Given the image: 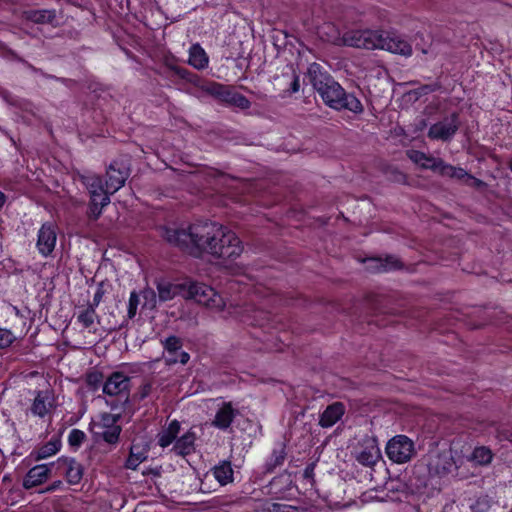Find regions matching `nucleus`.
Returning a JSON list of instances; mask_svg holds the SVG:
<instances>
[{
  "instance_id": "1",
  "label": "nucleus",
  "mask_w": 512,
  "mask_h": 512,
  "mask_svg": "<svg viewBox=\"0 0 512 512\" xmlns=\"http://www.w3.org/2000/svg\"><path fill=\"white\" fill-rule=\"evenodd\" d=\"M162 237L171 245L194 257L209 254L216 259H235L243 251L237 235L216 222L206 221L184 228H161Z\"/></svg>"
},
{
  "instance_id": "2",
  "label": "nucleus",
  "mask_w": 512,
  "mask_h": 512,
  "mask_svg": "<svg viewBox=\"0 0 512 512\" xmlns=\"http://www.w3.org/2000/svg\"><path fill=\"white\" fill-rule=\"evenodd\" d=\"M309 82L325 105L336 111L347 110L356 115L364 112V106L354 93L345 89L318 63H312L307 70Z\"/></svg>"
},
{
  "instance_id": "3",
  "label": "nucleus",
  "mask_w": 512,
  "mask_h": 512,
  "mask_svg": "<svg viewBox=\"0 0 512 512\" xmlns=\"http://www.w3.org/2000/svg\"><path fill=\"white\" fill-rule=\"evenodd\" d=\"M342 39L345 45L351 47L382 49L405 57L412 55L411 44L395 33L370 29L349 30L343 34Z\"/></svg>"
},
{
  "instance_id": "4",
  "label": "nucleus",
  "mask_w": 512,
  "mask_h": 512,
  "mask_svg": "<svg viewBox=\"0 0 512 512\" xmlns=\"http://www.w3.org/2000/svg\"><path fill=\"white\" fill-rule=\"evenodd\" d=\"M131 378L123 372H113L103 383L102 391L107 396H116L117 400L107 401L111 410L124 411L130 401Z\"/></svg>"
},
{
  "instance_id": "5",
  "label": "nucleus",
  "mask_w": 512,
  "mask_h": 512,
  "mask_svg": "<svg viewBox=\"0 0 512 512\" xmlns=\"http://www.w3.org/2000/svg\"><path fill=\"white\" fill-rule=\"evenodd\" d=\"M183 297L193 299L199 304L208 307H221L222 299L217 295L215 290L203 283L189 282L185 283V293Z\"/></svg>"
},
{
  "instance_id": "6",
  "label": "nucleus",
  "mask_w": 512,
  "mask_h": 512,
  "mask_svg": "<svg viewBox=\"0 0 512 512\" xmlns=\"http://www.w3.org/2000/svg\"><path fill=\"white\" fill-rule=\"evenodd\" d=\"M388 458L398 464L408 462L415 454L413 441L406 435H396L386 445Z\"/></svg>"
},
{
  "instance_id": "7",
  "label": "nucleus",
  "mask_w": 512,
  "mask_h": 512,
  "mask_svg": "<svg viewBox=\"0 0 512 512\" xmlns=\"http://www.w3.org/2000/svg\"><path fill=\"white\" fill-rule=\"evenodd\" d=\"M130 176V162L125 158L113 160L106 169V187L110 193L121 189Z\"/></svg>"
},
{
  "instance_id": "8",
  "label": "nucleus",
  "mask_w": 512,
  "mask_h": 512,
  "mask_svg": "<svg viewBox=\"0 0 512 512\" xmlns=\"http://www.w3.org/2000/svg\"><path fill=\"white\" fill-rule=\"evenodd\" d=\"M461 125L457 112L444 117L442 120L430 126L427 136L432 140L450 141L457 133Z\"/></svg>"
},
{
  "instance_id": "9",
  "label": "nucleus",
  "mask_w": 512,
  "mask_h": 512,
  "mask_svg": "<svg viewBox=\"0 0 512 512\" xmlns=\"http://www.w3.org/2000/svg\"><path fill=\"white\" fill-rule=\"evenodd\" d=\"M82 184L87 189L90 201H99V204L108 205L110 203V191L106 185L104 186L103 180L99 175L87 173L80 176Z\"/></svg>"
},
{
  "instance_id": "10",
  "label": "nucleus",
  "mask_w": 512,
  "mask_h": 512,
  "mask_svg": "<svg viewBox=\"0 0 512 512\" xmlns=\"http://www.w3.org/2000/svg\"><path fill=\"white\" fill-rule=\"evenodd\" d=\"M427 466L430 475L438 477H444L457 468L450 452L432 454Z\"/></svg>"
},
{
  "instance_id": "11",
  "label": "nucleus",
  "mask_w": 512,
  "mask_h": 512,
  "mask_svg": "<svg viewBox=\"0 0 512 512\" xmlns=\"http://www.w3.org/2000/svg\"><path fill=\"white\" fill-rule=\"evenodd\" d=\"M55 470L65 476L67 482L71 485L79 484L83 477V466L76 459L69 457H60L55 462Z\"/></svg>"
},
{
  "instance_id": "12",
  "label": "nucleus",
  "mask_w": 512,
  "mask_h": 512,
  "mask_svg": "<svg viewBox=\"0 0 512 512\" xmlns=\"http://www.w3.org/2000/svg\"><path fill=\"white\" fill-rule=\"evenodd\" d=\"M429 161L431 164H423L424 168L438 172L444 177L457 179L462 181L464 184L470 175L465 169L447 164L442 159H431Z\"/></svg>"
},
{
  "instance_id": "13",
  "label": "nucleus",
  "mask_w": 512,
  "mask_h": 512,
  "mask_svg": "<svg viewBox=\"0 0 512 512\" xmlns=\"http://www.w3.org/2000/svg\"><path fill=\"white\" fill-rule=\"evenodd\" d=\"M53 469H55V462L32 467L23 479V487L28 490L41 485L49 478Z\"/></svg>"
},
{
  "instance_id": "14",
  "label": "nucleus",
  "mask_w": 512,
  "mask_h": 512,
  "mask_svg": "<svg viewBox=\"0 0 512 512\" xmlns=\"http://www.w3.org/2000/svg\"><path fill=\"white\" fill-rule=\"evenodd\" d=\"M26 21L37 25L59 26V19L55 9H29L23 12Z\"/></svg>"
},
{
  "instance_id": "15",
  "label": "nucleus",
  "mask_w": 512,
  "mask_h": 512,
  "mask_svg": "<svg viewBox=\"0 0 512 512\" xmlns=\"http://www.w3.org/2000/svg\"><path fill=\"white\" fill-rule=\"evenodd\" d=\"M56 239L54 226L50 223H44L38 232L37 248L39 253L43 256L50 255L55 248Z\"/></svg>"
},
{
  "instance_id": "16",
  "label": "nucleus",
  "mask_w": 512,
  "mask_h": 512,
  "mask_svg": "<svg viewBox=\"0 0 512 512\" xmlns=\"http://www.w3.org/2000/svg\"><path fill=\"white\" fill-rule=\"evenodd\" d=\"M365 262L366 268L371 272H387L402 268L400 260L393 255H388L385 258L370 257Z\"/></svg>"
},
{
  "instance_id": "17",
  "label": "nucleus",
  "mask_w": 512,
  "mask_h": 512,
  "mask_svg": "<svg viewBox=\"0 0 512 512\" xmlns=\"http://www.w3.org/2000/svg\"><path fill=\"white\" fill-rule=\"evenodd\" d=\"M345 406L341 402H334L328 405L320 416L319 424L328 428L336 424L344 415Z\"/></svg>"
},
{
  "instance_id": "18",
  "label": "nucleus",
  "mask_w": 512,
  "mask_h": 512,
  "mask_svg": "<svg viewBox=\"0 0 512 512\" xmlns=\"http://www.w3.org/2000/svg\"><path fill=\"white\" fill-rule=\"evenodd\" d=\"M196 433L190 428L180 438H177L172 451L179 456H187L195 451Z\"/></svg>"
},
{
  "instance_id": "19",
  "label": "nucleus",
  "mask_w": 512,
  "mask_h": 512,
  "mask_svg": "<svg viewBox=\"0 0 512 512\" xmlns=\"http://www.w3.org/2000/svg\"><path fill=\"white\" fill-rule=\"evenodd\" d=\"M237 413L230 402H225L216 412L212 425L218 429L226 430L230 427Z\"/></svg>"
},
{
  "instance_id": "20",
  "label": "nucleus",
  "mask_w": 512,
  "mask_h": 512,
  "mask_svg": "<svg viewBox=\"0 0 512 512\" xmlns=\"http://www.w3.org/2000/svg\"><path fill=\"white\" fill-rule=\"evenodd\" d=\"M156 286L159 300L162 302L172 300L177 295L183 296V293H185V283L172 284L166 280H159Z\"/></svg>"
},
{
  "instance_id": "21",
  "label": "nucleus",
  "mask_w": 512,
  "mask_h": 512,
  "mask_svg": "<svg viewBox=\"0 0 512 512\" xmlns=\"http://www.w3.org/2000/svg\"><path fill=\"white\" fill-rule=\"evenodd\" d=\"M52 407L49 391H38L31 406V412L35 416L43 418Z\"/></svg>"
},
{
  "instance_id": "22",
  "label": "nucleus",
  "mask_w": 512,
  "mask_h": 512,
  "mask_svg": "<svg viewBox=\"0 0 512 512\" xmlns=\"http://www.w3.org/2000/svg\"><path fill=\"white\" fill-rule=\"evenodd\" d=\"M180 432V422L173 420L169 423L161 433L158 434V444L165 448L177 440V435Z\"/></svg>"
},
{
  "instance_id": "23",
  "label": "nucleus",
  "mask_w": 512,
  "mask_h": 512,
  "mask_svg": "<svg viewBox=\"0 0 512 512\" xmlns=\"http://www.w3.org/2000/svg\"><path fill=\"white\" fill-rule=\"evenodd\" d=\"M148 449L133 443L130 448L129 457L126 460L125 468L136 470L137 467L147 459Z\"/></svg>"
},
{
  "instance_id": "24",
  "label": "nucleus",
  "mask_w": 512,
  "mask_h": 512,
  "mask_svg": "<svg viewBox=\"0 0 512 512\" xmlns=\"http://www.w3.org/2000/svg\"><path fill=\"white\" fill-rule=\"evenodd\" d=\"M222 102H224L230 106L240 108L242 110L249 109L251 106V102L249 101V99L246 96H244L241 93L236 92L235 90L231 89L230 87L227 89Z\"/></svg>"
},
{
  "instance_id": "25",
  "label": "nucleus",
  "mask_w": 512,
  "mask_h": 512,
  "mask_svg": "<svg viewBox=\"0 0 512 512\" xmlns=\"http://www.w3.org/2000/svg\"><path fill=\"white\" fill-rule=\"evenodd\" d=\"M216 480L223 486L233 481V469L229 461H223L213 469Z\"/></svg>"
},
{
  "instance_id": "26",
  "label": "nucleus",
  "mask_w": 512,
  "mask_h": 512,
  "mask_svg": "<svg viewBox=\"0 0 512 512\" xmlns=\"http://www.w3.org/2000/svg\"><path fill=\"white\" fill-rule=\"evenodd\" d=\"M189 64L197 69H203L208 65V57L199 44H194L190 48Z\"/></svg>"
},
{
  "instance_id": "27",
  "label": "nucleus",
  "mask_w": 512,
  "mask_h": 512,
  "mask_svg": "<svg viewBox=\"0 0 512 512\" xmlns=\"http://www.w3.org/2000/svg\"><path fill=\"white\" fill-rule=\"evenodd\" d=\"M61 447V441L58 438L51 439L46 444L41 446L38 450H36L33 455L36 461H40L42 459L48 458L54 454H56Z\"/></svg>"
},
{
  "instance_id": "28",
  "label": "nucleus",
  "mask_w": 512,
  "mask_h": 512,
  "mask_svg": "<svg viewBox=\"0 0 512 512\" xmlns=\"http://www.w3.org/2000/svg\"><path fill=\"white\" fill-rule=\"evenodd\" d=\"M286 459L285 447L282 446L279 449H274L270 458L266 461L264 466L265 473H272L274 470L282 466Z\"/></svg>"
},
{
  "instance_id": "29",
  "label": "nucleus",
  "mask_w": 512,
  "mask_h": 512,
  "mask_svg": "<svg viewBox=\"0 0 512 512\" xmlns=\"http://www.w3.org/2000/svg\"><path fill=\"white\" fill-rule=\"evenodd\" d=\"M471 459L478 465L485 466L491 463L493 453L486 446L475 447L472 452Z\"/></svg>"
},
{
  "instance_id": "30",
  "label": "nucleus",
  "mask_w": 512,
  "mask_h": 512,
  "mask_svg": "<svg viewBox=\"0 0 512 512\" xmlns=\"http://www.w3.org/2000/svg\"><path fill=\"white\" fill-rule=\"evenodd\" d=\"M229 86L217 82H208L202 86V90L222 102Z\"/></svg>"
},
{
  "instance_id": "31",
  "label": "nucleus",
  "mask_w": 512,
  "mask_h": 512,
  "mask_svg": "<svg viewBox=\"0 0 512 512\" xmlns=\"http://www.w3.org/2000/svg\"><path fill=\"white\" fill-rule=\"evenodd\" d=\"M165 351L168 353V357L175 356L182 348L183 343L181 338L171 335L162 341Z\"/></svg>"
},
{
  "instance_id": "32",
  "label": "nucleus",
  "mask_w": 512,
  "mask_h": 512,
  "mask_svg": "<svg viewBox=\"0 0 512 512\" xmlns=\"http://www.w3.org/2000/svg\"><path fill=\"white\" fill-rule=\"evenodd\" d=\"M102 431H95V434H99L109 444H115L119 440L121 433V427L118 425H112L107 428H102Z\"/></svg>"
},
{
  "instance_id": "33",
  "label": "nucleus",
  "mask_w": 512,
  "mask_h": 512,
  "mask_svg": "<svg viewBox=\"0 0 512 512\" xmlns=\"http://www.w3.org/2000/svg\"><path fill=\"white\" fill-rule=\"evenodd\" d=\"M96 310L91 306H87L84 310H82L78 316L77 321L84 327L90 328L95 321L96 318Z\"/></svg>"
},
{
  "instance_id": "34",
  "label": "nucleus",
  "mask_w": 512,
  "mask_h": 512,
  "mask_svg": "<svg viewBox=\"0 0 512 512\" xmlns=\"http://www.w3.org/2000/svg\"><path fill=\"white\" fill-rule=\"evenodd\" d=\"M104 380V375L100 371H92L86 375V384L90 390H97Z\"/></svg>"
},
{
  "instance_id": "35",
  "label": "nucleus",
  "mask_w": 512,
  "mask_h": 512,
  "mask_svg": "<svg viewBox=\"0 0 512 512\" xmlns=\"http://www.w3.org/2000/svg\"><path fill=\"white\" fill-rule=\"evenodd\" d=\"M356 459L360 464L370 467L376 463L377 455L371 450L364 449L358 453Z\"/></svg>"
},
{
  "instance_id": "36",
  "label": "nucleus",
  "mask_w": 512,
  "mask_h": 512,
  "mask_svg": "<svg viewBox=\"0 0 512 512\" xmlns=\"http://www.w3.org/2000/svg\"><path fill=\"white\" fill-rule=\"evenodd\" d=\"M141 295L144 299L143 308L152 310L156 307L157 296L153 289L146 288L141 292Z\"/></svg>"
},
{
  "instance_id": "37",
  "label": "nucleus",
  "mask_w": 512,
  "mask_h": 512,
  "mask_svg": "<svg viewBox=\"0 0 512 512\" xmlns=\"http://www.w3.org/2000/svg\"><path fill=\"white\" fill-rule=\"evenodd\" d=\"M296 510L297 508L294 506L269 502L264 505L262 512H292Z\"/></svg>"
},
{
  "instance_id": "38",
  "label": "nucleus",
  "mask_w": 512,
  "mask_h": 512,
  "mask_svg": "<svg viewBox=\"0 0 512 512\" xmlns=\"http://www.w3.org/2000/svg\"><path fill=\"white\" fill-rule=\"evenodd\" d=\"M15 340L16 336L11 330L0 327V350L8 348Z\"/></svg>"
},
{
  "instance_id": "39",
  "label": "nucleus",
  "mask_w": 512,
  "mask_h": 512,
  "mask_svg": "<svg viewBox=\"0 0 512 512\" xmlns=\"http://www.w3.org/2000/svg\"><path fill=\"white\" fill-rule=\"evenodd\" d=\"M85 439L86 435L82 430L72 429L68 436V443L71 447L78 448L82 445Z\"/></svg>"
},
{
  "instance_id": "40",
  "label": "nucleus",
  "mask_w": 512,
  "mask_h": 512,
  "mask_svg": "<svg viewBox=\"0 0 512 512\" xmlns=\"http://www.w3.org/2000/svg\"><path fill=\"white\" fill-rule=\"evenodd\" d=\"M139 305V294L136 291H132L128 302L127 315L129 319H133L136 315L137 308Z\"/></svg>"
},
{
  "instance_id": "41",
  "label": "nucleus",
  "mask_w": 512,
  "mask_h": 512,
  "mask_svg": "<svg viewBox=\"0 0 512 512\" xmlns=\"http://www.w3.org/2000/svg\"><path fill=\"white\" fill-rule=\"evenodd\" d=\"M106 205L99 204V201H90L89 202V210H88V218L92 221H96L102 214V209Z\"/></svg>"
},
{
  "instance_id": "42",
  "label": "nucleus",
  "mask_w": 512,
  "mask_h": 512,
  "mask_svg": "<svg viewBox=\"0 0 512 512\" xmlns=\"http://www.w3.org/2000/svg\"><path fill=\"white\" fill-rule=\"evenodd\" d=\"M119 417H120V414L112 415L109 413H104L101 417L102 423L96 424L95 427L102 429V428H107L112 425H115V423L118 421Z\"/></svg>"
},
{
  "instance_id": "43",
  "label": "nucleus",
  "mask_w": 512,
  "mask_h": 512,
  "mask_svg": "<svg viewBox=\"0 0 512 512\" xmlns=\"http://www.w3.org/2000/svg\"><path fill=\"white\" fill-rule=\"evenodd\" d=\"M189 359H190V355L187 352L180 351L173 357H167L166 361L168 364L181 363V364L185 365L186 363H188Z\"/></svg>"
},
{
  "instance_id": "44",
  "label": "nucleus",
  "mask_w": 512,
  "mask_h": 512,
  "mask_svg": "<svg viewBox=\"0 0 512 512\" xmlns=\"http://www.w3.org/2000/svg\"><path fill=\"white\" fill-rule=\"evenodd\" d=\"M440 88H441V83L440 82H434V83H431V84H425V85L420 86L417 89L416 93L419 94V95H427L429 93L438 91Z\"/></svg>"
},
{
  "instance_id": "45",
  "label": "nucleus",
  "mask_w": 512,
  "mask_h": 512,
  "mask_svg": "<svg viewBox=\"0 0 512 512\" xmlns=\"http://www.w3.org/2000/svg\"><path fill=\"white\" fill-rule=\"evenodd\" d=\"M465 184L478 190H484L487 187V184L484 181L472 176L471 174L467 178Z\"/></svg>"
},
{
  "instance_id": "46",
  "label": "nucleus",
  "mask_w": 512,
  "mask_h": 512,
  "mask_svg": "<svg viewBox=\"0 0 512 512\" xmlns=\"http://www.w3.org/2000/svg\"><path fill=\"white\" fill-rule=\"evenodd\" d=\"M103 295H104L103 283H100L98 285V288H97L95 294H94L93 301L88 306H91L96 309V307L100 304V302L103 298Z\"/></svg>"
},
{
  "instance_id": "47",
  "label": "nucleus",
  "mask_w": 512,
  "mask_h": 512,
  "mask_svg": "<svg viewBox=\"0 0 512 512\" xmlns=\"http://www.w3.org/2000/svg\"><path fill=\"white\" fill-rule=\"evenodd\" d=\"M386 489L391 492L403 491L405 489V484L397 480H392L386 483Z\"/></svg>"
},
{
  "instance_id": "48",
  "label": "nucleus",
  "mask_w": 512,
  "mask_h": 512,
  "mask_svg": "<svg viewBox=\"0 0 512 512\" xmlns=\"http://www.w3.org/2000/svg\"><path fill=\"white\" fill-rule=\"evenodd\" d=\"M151 389H152L151 384L146 383L141 387L140 391L134 395V397L137 398L139 401H141V400L145 399L150 394Z\"/></svg>"
},
{
  "instance_id": "49",
  "label": "nucleus",
  "mask_w": 512,
  "mask_h": 512,
  "mask_svg": "<svg viewBox=\"0 0 512 512\" xmlns=\"http://www.w3.org/2000/svg\"><path fill=\"white\" fill-rule=\"evenodd\" d=\"M300 89V79H299V76L293 72L292 74V81L290 83V87L288 89V91L292 94V93H297Z\"/></svg>"
},
{
  "instance_id": "50",
  "label": "nucleus",
  "mask_w": 512,
  "mask_h": 512,
  "mask_svg": "<svg viewBox=\"0 0 512 512\" xmlns=\"http://www.w3.org/2000/svg\"><path fill=\"white\" fill-rule=\"evenodd\" d=\"M315 466H316V464L314 462L310 463L306 466V468L304 469V473H303V476L305 479H310V480L313 479Z\"/></svg>"
},
{
  "instance_id": "51",
  "label": "nucleus",
  "mask_w": 512,
  "mask_h": 512,
  "mask_svg": "<svg viewBox=\"0 0 512 512\" xmlns=\"http://www.w3.org/2000/svg\"><path fill=\"white\" fill-rule=\"evenodd\" d=\"M473 512H486L487 503L485 501L477 500L475 504L471 506Z\"/></svg>"
},
{
  "instance_id": "52",
  "label": "nucleus",
  "mask_w": 512,
  "mask_h": 512,
  "mask_svg": "<svg viewBox=\"0 0 512 512\" xmlns=\"http://www.w3.org/2000/svg\"><path fill=\"white\" fill-rule=\"evenodd\" d=\"M415 161L416 162H420L422 160H424L425 162L422 163L423 164H431V162L429 160L431 159H435L434 157H430V156H426V154H424L423 152H418V151H415Z\"/></svg>"
},
{
  "instance_id": "53",
  "label": "nucleus",
  "mask_w": 512,
  "mask_h": 512,
  "mask_svg": "<svg viewBox=\"0 0 512 512\" xmlns=\"http://www.w3.org/2000/svg\"><path fill=\"white\" fill-rule=\"evenodd\" d=\"M174 71L182 79H187V80L189 79L188 76L190 75V72L187 69L182 68V67H175Z\"/></svg>"
},
{
  "instance_id": "54",
  "label": "nucleus",
  "mask_w": 512,
  "mask_h": 512,
  "mask_svg": "<svg viewBox=\"0 0 512 512\" xmlns=\"http://www.w3.org/2000/svg\"><path fill=\"white\" fill-rule=\"evenodd\" d=\"M62 485V481L61 480H57V481H54L51 485H49L45 491L46 492H52V491H55L56 489L60 488Z\"/></svg>"
},
{
  "instance_id": "55",
  "label": "nucleus",
  "mask_w": 512,
  "mask_h": 512,
  "mask_svg": "<svg viewBox=\"0 0 512 512\" xmlns=\"http://www.w3.org/2000/svg\"><path fill=\"white\" fill-rule=\"evenodd\" d=\"M5 202H6V195L0 191V208L3 207Z\"/></svg>"
},
{
  "instance_id": "56",
  "label": "nucleus",
  "mask_w": 512,
  "mask_h": 512,
  "mask_svg": "<svg viewBox=\"0 0 512 512\" xmlns=\"http://www.w3.org/2000/svg\"><path fill=\"white\" fill-rule=\"evenodd\" d=\"M508 168L509 170L512 172V157L510 158V160L508 161Z\"/></svg>"
}]
</instances>
